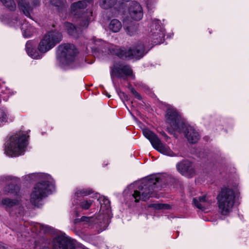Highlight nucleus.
Wrapping results in <instances>:
<instances>
[{
  "label": "nucleus",
  "instance_id": "1",
  "mask_svg": "<svg viewBox=\"0 0 249 249\" xmlns=\"http://www.w3.org/2000/svg\"><path fill=\"white\" fill-rule=\"evenodd\" d=\"M165 175H153L141 180L130 184L124 190L125 194L131 196L136 202L145 201L150 197H156V189L163 188L166 185Z\"/></svg>",
  "mask_w": 249,
  "mask_h": 249
},
{
  "label": "nucleus",
  "instance_id": "2",
  "mask_svg": "<svg viewBox=\"0 0 249 249\" xmlns=\"http://www.w3.org/2000/svg\"><path fill=\"white\" fill-rule=\"evenodd\" d=\"M91 41V43L89 45L88 47L91 50L104 51L103 46H105L108 49L110 54L116 55L123 59L133 58L140 59L148 52L146 50V45L144 44L143 40H142L138 41L132 47L128 50L113 45H109L102 39L93 38Z\"/></svg>",
  "mask_w": 249,
  "mask_h": 249
},
{
  "label": "nucleus",
  "instance_id": "3",
  "mask_svg": "<svg viewBox=\"0 0 249 249\" xmlns=\"http://www.w3.org/2000/svg\"><path fill=\"white\" fill-rule=\"evenodd\" d=\"M31 180H38L34 186L30 195L31 203L39 207L42 199L55 190L54 181L52 177L45 173H33L28 175Z\"/></svg>",
  "mask_w": 249,
  "mask_h": 249
},
{
  "label": "nucleus",
  "instance_id": "4",
  "mask_svg": "<svg viewBox=\"0 0 249 249\" xmlns=\"http://www.w3.org/2000/svg\"><path fill=\"white\" fill-rule=\"evenodd\" d=\"M166 120L170 127L168 132L175 135V132L183 133L190 143H196L199 139L198 133L190 125L184 122L177 109L169 107L166 111Z\"/></svg>",
  "mask_w": 249,
  "mask_h": 249
},
{
  "label": "nucleus",
  "instance_id": "5",
  "mask_svg": "<svg viewBox=\"0 0 249 249\" xmlns=\"http://www.w3.org/2000/svg\"><path fill=\"white\" fill-rule=\"evenodd\" d=\"M62 39V35L60 32L55 30L48 32L41 39L38 46V51L34 48V42L29 40L26 44V52L33 59H40L43 54L53 48Z\"/></svg>",
  "mask_w": 249,
  "mask_h": 249
},
{
  "label": "nucleus",
  "instance_id": "6",
  "mask_svg": "<svg viewBox=\"0 0 249 249\" xmlns=\"http://www.w3.org/2000/svg\"><path fill=\"white\" fill-rule=\"evenodd\" d=\"M28 131L19 132L11 136L5 144V153L11 157L23 155L28 145Z\"/></svg>",
  "mask_w": 249,
  "mask_h": 249
},
{
  "label": "nucleus",
  "instance_id": "7",
  "mask_svg": "<svg viewBox=\"0 0 249 249\" xmlns=\"http://www.w3.org/2000/svg\"><path fill=\"white\" fill-rule=\"evenodd\" d=\"M235 188L231 186L221 188L217 197L219 212L223 215H228L232 212L237 195Z\"/></svg>",
  "mask_w": 249,
  "mask_h": 249
},
{
  "label": "nucleus",
  "instance_id": "8",
  "mask_svg": "<svg viewBox=\"0 0 249 249\" xmlns=\"http://www.w3.org/2000/svg\"><path fill=\"white\" fill-rule=\"evenodd\" d=\"M75 241L71 238L67 236L65 234L57 235L53 239V249H75ZM50 241L43 238L39 241L36 242V249H51L49 245Z\"/></svg>",
  "mask_w": 249,
  "mask_h": 249
},
{
  "label": "nucleus",
  "instance_id": "9",
  "mask_svg": "<svg viewBox=\"0 0 249 249\" xmlns=\"http://www.w3.org/2000/svg\"><path fill=\"white\" fill-rule=\"evenodd\" d=\"M87 6L86 1L80 0L73 3L71 6V14L75 18H79V26L82 28L88 27L89 22L93 19V12L91 9H88L83 12L84 9Z\"/></svg>",
  "mask_w": 249,
  "mask_h": 249
},
{
  "label": "nucleus",
  "instance_id": "10",
  "mask_svg": "<svg viewBox=\"0 0 249 249\" xmlns=\"http://www.w3.org/2000/svg\"><path fill=\"white\" fill-rule=\"evenodd\" d=\"M100 204V209L96 216V223L100 228V230H105L110 223L111 217L110 201L105 196H101L97 200Z\"/></svg>",
  "mask_w": 249,
  "mask_h": 249
},
{
  "label": "nucleus",
  "instance_id": "11",
  "mask_svg": "<svg viewBox=\"0 0 249 249\" xmlns=\"http://www.w3.org/2000/svg\"><path fill=\"white\" fill-rule=\"evenodd\" d=\"M142 133L149 141L153 147L161 154L170 157L177 156V154H175L168 146L163 144L158 136L148 128H143Z\"/></svg>",
  "mask_w": 249,
  "mask_h": 249
},
{
  "label": "nucleus",
  "instance_id": "12",
  "mask_svg": "<svg viewBox=\"0 0 249 249\" xmlns=\"http://www.w3.org/2000/svg\"><path fill=\"white\" fill-rule=\"evenodd\" d=\"M77 53V51L74 45L65 43L58 46L57 56L62 65H68L74 60Z\"/></svg>",
  "mask_w": 249,
  "mask_h": 249
},
{
  "label": "nucleus",
  "instance_id": "13",
  "mask_svg": "<svg viewBox=\"0 0 249 249\" xmlns=\"http://www.w3.org/2000/svg\"><path fill=\"white\" fill-rule=\"evenodd\" d=\"M148 31L149 40H151L154 44L156 45L163 42L165 30L160 20L152 19L149 23Z\"/></svg>",
  "mask_w": 249,
  "mask_h": 249
},
{
  "label": "nucleus",
  "instance_id": "14",
  "mask_svg": "<svg viewBox=\"0 0 249 249\" xmlns=\"http://www.w3.org/2000/svg\"><path fill=\"white\" fill-rule=\"evenodd\" d=\"M0 207L11 214L22 215L24 213V208L17 198L3 197L0 198Z\"/></svg>",
  "mask_w": 249,
  "mask_h": 249
},
{
  "label": "nucleus",
  "instance_id": "15",
  "mask_svg": "<svg viewBox=\"0 0 249 249\" xmlns=\"http://www.w3.org/2000/svg\"><path fill=\"white\" fill-rule=\"evenodd\" d=\"M111 78L113 82L114 77L123 78L126 80L128 76L134 78L133 71L129 65L123 64H116L111 69Z\"/></svg>",
  "mask_w": 249,
  "mask_h": 249
},
{
  "label": "nucleus",
  "instance_id": "16",
  "mask_svg": "<svg viewBox=\"0 0 249 249\" xmlns=\"http://www.w3.org/2000/svg\"><path fill=\"white\" fill-rule=\"evenodd\" d=\"M129 15L134 20H140L143 17V12L142 6L138 2L132 1L128 9Z\"/></svg>",
  "mask_w": 249,
  "mask_h": 249
},
{
  "label": "nucleus",
  "instance_id": "17",
  "mask_svg": "<svg viewBox=\"0 0 249 249\" xmlns=\"http://www.w3.org/2000/svg\"><path fill=\"white\" fill-rule=\"evenodd\" d=\"M177 168L182 175L191 177L195 174L192 163L188 160H183L177 164Z\"/></svg>",
  "mask_w": 249,
  "mask_h": 249
},
{
  "label": "nucleus",
  "instance_id": "18",
  "mask_svg": "<svg viewBox=\"0 0 249 249\" xmlns=\"http://www.w3.org/2000/svg\"><path fill=\"white\" fill-rule=\"evenodd\" d=\"M18 2L19 8L27 17L30 18L31 13L33 8L39 5L38 0H31L32 5L27 2L25 0H17Z\"/></svg>",
  "mask_w": 249,
  "mask_h": 249
},
{
  "label": "nucleus",
  "instance_id": "19",
  "mask_svg": "<svg viewBox=\"0 0 249 249\" xmlns=\"http://www.w3.org/2000/svg\"><path fill=\"white\" fill-rule=\"evenodd\" d=\"M124 29L126 34L130 36H136L140 32V25L139 23H135L133 21L128 22L126 19L123 20Z\"/></svg>",
  "mask_w": 249,
  "mask_h": 249
},
{
  "label": "nucleus",
  "instance_id": "20",
  "mask_svg": "<svg viewBox=\"0 0 249 249\" xmlns=\"http://www.w3.org/2000/svg\"><path fill=\"white\" fill-rule=\"evenodd\" d=\"M213 202V200L210 199L207 196H202L193 198L195 206L201 210L206 209Z\"/></svg>",
  "mask_w": 249,
  "mask_h": 249
},
{
  "label": "nucleus",
  "instance_id": "21",
  "mask_svg": "<svg viewBox=\"0 0 249 249\" xmlns=\"http://www.w3.org/2000/svg\"><path fill=\"white\" fill-rule=\"evenodd\" d=\"M30 229L33 231L40 233H47L51 231V228L47 225H45L38 223H33Z\"/></svg>",
  "mask_w": 249,
  "mask_h": 249
},
{
  "label": "nucleus",
  "instance_id": "22",
  "mask_svg": "<svg viewBox=\"0 0 249 249\" xmlns=\"http://www.w3.org/2000/svg\"><path fill=\"white\" fill-rule=\"evenodd\" d=\"M51 2L52 5L59 7L58 12L59 16L63 18H67L68 15L66 14L64 16V14L66 13L68 5L66 1H64L61 0H51Z\"/></svg>",
  "mask_w": 249,
  "mask_h": 249
},
{
  "label": "nucleus",
  "instance_id": "23",
  "mask_svg": "<svg viewBox=\"0 0 249 249\" xmlns=\"http://www.w3.org/2000/svg\"><path fill=\"white\" fill-rule=\"evenodd\" d=\"M20 28L22 35L25 38L31 37L36 32V29L26 20L24 21L23 23L21 24Z\"/></svg>",
  "mask_w": 249,
  "mask_h": 249
},
{
  "label": "nucleus",
  "instance_id": "24",
  "mask_svg": "<svg viewBox=\"0 0 249 249\" xmlns=\"http://www.w3.org/2000/svg\"><path fill=\"white\" fill-rule=\"evenodd\" d=\"M19 191V189L18 186L14 184H10L4 188L2 193L5 196H17Z\"/></svg>",
  "mask_w": 249,
  "mask_h": 249
},
{
  "label": "nucleus",
  "instance_id": "25",
  "mask_svg": "<svg viewBox=\"0 0 249 249\" xmlns=\"http://www.w3.org/2000/svg\"><path fill=\"white\" fill-rule=\"evenodd\" d=\"M65 28L69 35L74 37H78L79 34L81 32L80 29L76 28L74 25L70 22L65 23Z\"/></svg>",
  "mask_w": 249,
  "mask_h": 249
},
{
  "label": "nucleus",
  "instance_id": "26",
  "mask_svg": "<svg viewBox=\"0 0 249 249\" xmlns=\"http://www.w3.org/2000/svg\"><path fill=\"white\" fill-rule=\"evenodd\" d=\"M74 203L79 205L82 210H89L93 203V199L90 198H82L79 200H75Z\"/></svg>",
  "mask_w": 249,
  "mask_h": 249
},
{
  "label": "nucleus",
  "instance_id": "27",
  "mask_svg": "<svg viewBox=\"0 0 249 249\" xmlns=\"http://www.w3.org/2000/svg\"><path fill=\"white\" fill-rule=\"evenodd\" d=\"M92 193L91 190L86 188H77L74 193V201L75 200L81 199V197L87 196Z\"/></svg>",
  "mask_w": 249,
  "mask_h": 249
},
{
  "label": "nucleus",
  "instance_id": "28",
  "mask_svg": "<svg viewBox=\"0 0 249 249\" xmlns=\"http://www.w3.org/2000/svg\"><path fill=\"white\" fill-rule=\"evenodd\" d=\"M122 27L121 22L117 19L111 20L108 25L109 30L113 33L119 32L122 29Z\"/></svg>",
  "mask_w": 249,
  "mask_h": 249
},
{
  "label": "nucleus",
  "instance_id": "29",
  "mask_svg": "<svg viewBox=\"0 0 249 249\" xmlns=\"http://www.w3.org/2000/svg\"><path fill=\"white\" fill-rule=\"evenodd\" d=\"M117 1V0H100L99 5L102 8L107 9L113 7Z\"/></svg>",
  "mask_w": 249,
  "mask_h": 249
},
{
  "label": "nucleus",
  "instance_id": "30",
  "mask_svg": "<svg viewBox=\"0 0 249 249\" xmlns=\"http://www.w3.org/2000/svg\"><path fill=\"white\" fill-rule=\"evenodd\" d=\"M3 4L8 8L10 10H15L16 5L13 0H0Z\"/></svg>",
  "mask_w": 249,
  "mask_h": 249
},
{
  "label": "nucleus",
  "instance_id": "31",
  "mask_svg": "<svg viewBox=\"0 0 249 249\" xmlns=\"http://www.w3.org/2000/svg\"><path fill=\"white\" fill-rule=\"evenodd\" d=\"M8 119V112L6 109L0 108V124L7 122Z\"/></svg>",
  "mask_w": 249,
  "mask_h": 249
},
{
  "label": "nucleus",
  "instance_id": "32",
  "mask_svg": "<svg viewBox=\"0 0 249 249\" xmlns=\"http://www.w3.org/2000/svg\"><path fill=\"white\" fill-rule=\"evenodd\" d=\"M147 8L149 11H152L155 7L158 0H144Z\"/></svg>",
  "mask_w": 249,
  "mask_h": 249
},
{
  "label": "nucleus",
  "instance_id": "33",
  "mask_svg": "<svg viewBox=\"0 0 249 249\" xmlns=\"http://www.w3.org/2000/svg\"><path fill=\"white\" fill-rule=\"evenodd\" d=\"M153 207L157 210H167L169 209L170 206L169 205L166 204H161V203H155L152 204Z\"/></svg>",
  "mask_w": 249,
  "mask_h": 249
},
{
  "label": "nucleus",
  "instance_id": "34",
  "mask_svg": "<svg viewBox=\"0 0 249 249\" xmlns=\"http://www.w3.org/2000/svg\"><path fill=\"white\" fill-rule=\"evenodd\" d=\"M118 95L122 100L124 102V101H128L129 100L128 96L124 92L118 91Z\"/></svg>",
  "mask_w": 249,
  "mask_h": 249
},
{
  "label": "nucleus",
  "instance_id": "35",
  "mask_svg": "<svg viewBox=\"0 0 249 249\" xmlns=\"http://www.w3.org/2000/svg\"><path fill=\"white\" fill-rule=\"evenodd\" d=\"M131 93L134 95L135 97L137 99L141 100L142 99L141 95L133 88L130 89Z\"/></svg>",
  "mask_w": 249,
  "mask_h": 249
},
{
  "label": "nucleus",
  "instance_id": "36",
  "mask_svg": "<svg viewBox=\"0 0 249 249\" xmlns=\"http://www.w3.org/2000/svg\"><path fill=\"white\" fill-rule=\"evenodd\" d=\"M18 21L17 18L13 19L8 22V24L11 26L16 27L18 25Z\"/></svg>",
  "mask_w": 249,
  "mask_h": 249
},
{
  "label": "nucleus",
  "instance_id": "37",
  "mask_svg": "<svg viewBox=\"0 0 249 249\" xmlns=\"http://www.w3.org/2000/svg\"><path fill=\"white\" fill-rule=\"evenodd\" d=\"M81 220L83 221L89 222L90 221L92 218L89 217L83 216L81 217Z\"/></svg>",
  "mask_w": 249,
  "mask_h": 249
},
{
  "label": "nucleus",
  "instance_id": "38",
  "mask_svg": "<svg viewBox=\"0 0 249 249\" xmlns=\"http://www.w3.org/2000/svg\"><path fill=\"white\" fill-rule=\"evenodd\" d=\"M160 133L161 134V135L162 136H163L165 138V139H166V141H167L168 140V139L169 138V137L167 136V135L164 131H161L160 132Z\"/></svg>",
  "mask_w": 249,
  "mask_h": 249
},
{
  "label": "nucleus",
  "instance_id": "39",
  "mask_svg": "<svg viewBox=\"0 0 249 249\" xmlns=\"http://www.w3.org/2000/svg\"><path fill=\"white\" fill-rule=\"evenodd\" d=\"M2 178H3V180L4 179L7 181L12 180L13 179L10 176L3 177Z\"/></svg>",
  "mask_w": 249,
  "mask_h": 249
},
{
  "label": "nucleus",
  "instance_id": "40",
  "mask_svg": "<svg viewBox=\"0 0 249 249\" xmlns=\"http://www.w3.org/2000/svg\"><path fill=\"white\" fill-rule=\"evenodd\" d=\"M88 2L90 3L91 2V0H87Z\"/></svg>",
  "mask_w": 249,
  "mask_h": 249
},
{
  "label": "nucleus",
  "instance_id": "41",
  "mask_svg": "<svg viewBox=\"0 0 249 249\" xmlns=\"http://www.w3.org/2000/svg\"><path fill=\"white\" fill-rule=\"evenodd\" d=\"M107 96H108V98H110V95H107Z\"/></svg>",
  "mask_w": 249,
  "mask_h": 249
},
{
  "label": "nucleus",
  "instance_id": "42",
  "mask_svg": "<svg viewBox=\"0 0 249 249\" xmlns=\"http://www.w3.org/2000/svg\"><path fill=\"white\" fill-rule=\"evenodd\" d=\"M125 107H126V108H127L128 109V107H127L126 106V105H125Z\"/></svg>",
  "mask_w": 249,
  "mask_h": 249
}]
</instances>
